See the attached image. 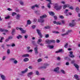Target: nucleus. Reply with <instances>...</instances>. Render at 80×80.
Instances as JSON below:
<instances>
[{"label": "nucleus", "instance_id": "nucleus-45", "mask_svg": "<svg viewBox=\"0 0 80 80\" xmlns=\"http://www.w3.org/2000/svg\"><path fill=\"white\" fill-rule=\"evenodd\" d=\"M69 8V9H70V10H73V7L72 6H71Z\"/></svg>", "mask_w": 80, "mask_h": 80}, {"label": "nucleus", "instance_id": "nucleus-23", "mask_svg": "<svg viewBox=\"0 0 80 80\" xmlns=\"http://www.w3.org/2000/svg\"><path fill=\"white\" fill-rule=\"evenodd\" d=\"M17 38L18 39H20V38H22V36L21 35H19L17 37Z\"/></svg>", "mask_w": 80, "mask_h": 80}, {"label": "nucleus", "instance_id": "nucleus-19", "mask_svg": "<svg viewBox=\"0 0 80 80\" xmlns=\"http://www.w3.org/2000/svg\"><path fill=\"white\" fill-rule=\"evenodd\" d=\"M47 47H48V48H50L51 49H52V48H53L54 46L53 45L50 46V45H49L47 46Z\"/></svg>", "mask_w": 80, "mask_h": 80}, {"label": "nucleus", "instance_id": "nucleus-2", "mask_svg": "<svg viewBox=\"0 0 80 80\" xmlns=\"http://www.w3.org/2000/svg\"><path fill=\"white\" fill-rule=\"evenodd\" d=\"M10 60L14 64H17L18 63V61H17V60H16V59L15 58H12L10 59Z\"/></svg>", "mask_w": 80, "mask_h": 80}, {"label": "nucleus", "instance_id": "nucleus-35", "mask_svg": "<svg viewBox=\"0 0 80 80\" xmlns=\"http://www.w3.org/2000/svg\"><path fill=\"white\" fill-rule=\"evenodd\" d=\"M7 52L8 54H10V49H8L7 51Z\"/></svg>", "mask_w": 80, "mask_h": 80}, {"label": "nucleus", "instance_id": "nucleus-40", "mask_svg": "<svg viewBox=\"0 0 80 80\" xmlns=\"http://www.w3.org/2000/svg\"><path fill=\"white\" fill-rule=\"evenodd\" d=\"M68 59L70 60V59L68 58V57H64V59L65 60H68Z\"/></svg>", "mask_w": 80, "mask_h": 80}, {"label": "nucleus", "instance_id": "nucleus-26", "mask_svg": "<svg viewBox=\"0 0 80 80\" xmlns=\"http://www.w3.org/2000/svg\"><path fill=\"white\" fill-rule=\"evenodd\" d=\"M62 51L63 50L62 49H59L58 51L56 52L55 53H59V52H62Z\"/></svg>", "mask_w": 80, "mask_h": 80}, {"label": "nucleus", "instance_id": "nucleus-18", "mask_svg": "<svg viewBox=\"0 0 80 80\" xmlns=\"http://www.w3.org/2000/svg\"><path fill=\"white\" fill-rule=\"evenodd\" d=\"M22 57H29V54H23V55H22Z\"/></svg>", "mask_w": 80, "mask_h": 80}, {"label": "nucleus", "instance_id": "nucleus-64", "mask_svg": "<svg viewBox=\"0 0 80 80\" xmlns=\"http://www.w3.org/2000/svg\"><path fill=\"white\" fill-rule=\"evenodd\" d=\"M54 18L55 20H57V17L56 16H54Z\"/></svg>", "mask_w": 80, "mask_h": 80}, {"label": "nucleus", "instance_id": "nucleus-6", "mask_svg": "<svg viewBox=\"0 0 80 80\" xmlns=\"http://www.w3.org/2000/svg\"><path fill=\"white\" fill-rule=\"evenodd\" d=\"M34 51L35 54L36 55H37L38 53V48L37 47H36L34 48Z\"/></svg>", "mask_w": 80, "mask_h": 80}, {"label": "nucleus", "instance_id": "nucleus-1", "mask_svg": "<svg viewBox=\"0 0 80 80\" xmlns=\"http://www.w3.org/2000/svg\"><path fill=\"white\" fill-rule=\"evenodd\" d=\"M56 42L54 40H50L48 39H47L46 40V44H50L51 43H55Z\"/></svg>", "mask_w": 80, "mask_h": 80}, {"label": "nucleus", "instance_id": "nucleus-47", "mask_svg": "<svg viewBox=\"0 0 80 80\" xmlns=\"http://www.w3.org/2000/svg\"><path fill=\"white\" fill-rule=\"evenodd\" d=\"M3 38H1L0 40V42L2 43L3 42V41H2V40H3Z\"/></svg>", "mask_w": 80, "mask_h": 80}, {"label": "nucleus", "instance_id": "nucleus-4", "mask_svg": "<svg viewBox=\"0 0 80 80\" xmlns=\"http://www.w3.org/2000/svg\"><path fill=\"white\" fill-rule=\"evenodd\" d=\"M48 65H49V64H48L47 63H44L43 64V66L41 67V68L42 69H46V68H47V67L48 66Z\"/></svg>", "mask_w": 80, "mask_h": 80}, {"label": "nucleus", "instance_id": "nucleus-21", "mask_svg": "<svg viewBox=\"0 0 80 80\" xmlns=\"http://www.w3.org/2000/svg\"><path fill=\"white\" fill-rule=\"evenodd\" d=\"M74 66L75 67H76V68H79V66L76 63H74Z\"/></svg>", "mask_w": 80, "mask_h": 80}, {"label": "nucleus", "instance_id": "nucleus-32", "mask_svg": "<svg viewBox=\"0 0 80 80\" xmlns=\"http://www.w3.org/2000/svg\"><path fill=\"white\" fill-rule=\"evenodd\" d=\"M61 72L62 73H63V74H65L66 73L65 72V71L63 69H61Z\"/></svg>", "mask_w": 80, "mask_h": 80}, {"label": "nucleus", "instance_id": "nucleus-63", "mask_svg": "<svg viewBox=\"0 0 80 80\" xmlns=\"http://www.w3.org/2000/svg\"><path fill=\"white\" fill-rule=\"evenodd\" d=\"M8 41H9V38L5 40V42H8Z\"/></svg>", "mask_w": 80, "mask_h": 80}, {"label": "nucleus", "instance_id": "nucleus-48", "mask_svg": "<svg viewBox=\"0 0 80 80\" xmlns=\"http://www.w3.org/2000/svg\"><path fill=\"white\" fill-rule=\"evenodd\" d=\"M59 18L62 19L64 18V17L63 16H59Z\"/></svg>", "mask_w": 80, "mask_h": 80}, {"label": "nucleus", "instance_id": "nucleus-30", "mask_svg": "<svg viewBox=\"0 0 80 80\" xmlns=\"http://www.w3.org/2000/svg\"><path fill=\"white\" fill-rule=\"evenodd\" d=\"M15 32V29H12V35H13L14 33Z\"/></svg>", "mask_w": 80, "mask_h": 80}, {"label": "nucleus", "instance_id": "nucleus-54", "mask_svg": "<svg viewBox=\"0 0 80 80\" xmlns=\"http://www.w3.org/2000/svg\"><path fill=\"white\" fill-rule=\"evenodd\" d=\"M30 49V46H28L27 47V49L28 50H29Z\"/></svg>", "mask_w": 80, "mask_h": 80}, {"label": "nucleus", "instance_id": "nucleus-50", "mask_svg": "<svg viewBox=\"0 0 80 80\" xmlns=\"http://www.w3.org/2000/svg\"><path fill=\"white\" fill-rule=\"evenodd\" d=\"M68 9H66L65 11H64L65 13H67V12H68Z\"/></svg>", "mask_w": 80, "mask_h": 80}, {"label": "nucleus", "instance_id": "nucleus-16", "mask_svg": "<svg viewBox=\"0 0 80 80\" xmlns=\"http://www.w3.org/2000/svg\"><path fill=\"white\" fill-rule=\"evenodd\" d=\"M32 74H33V72H29L28 74V77H31V76L32 75Z\"/></svg>", "mask_w": 80, "mask_h": 80}, {"label": "nucleus", "instance_id": "nucleus-31", "mask_svg": "<svg viewBox=\"0 0 80 80\" xmlns=\"http://www.w3.org/2000/svg\"><path fill=\"white\" fill-rule=\"evenodd\" d=\"M44 28L46 29H49V28H50V26H48L46 27H44Z\"/></svg>", "mask_w": 80, "mask_h": 80}, {"label": "nucleus", "instance_id": "nucleus-8", "mask_svg": "<svg viewBox=\"0 0 80 80\" xmlns=\"http://www.w3.org/2000/svg\"><path fill=\"white\" fill-rule=\"evenodd\" d=\"M59 69L60 68H59V67H58L57 68L54 69V71L55 72H57V73H59V72L58 71L59 70Z\"/></svg>", "mask_w": 80, "mask_h": 80}, {"label": "nucleus", "instance_id": "nucleus-10", "mask_svg": "<svg viewBox=\"0 0 80 80\" xmlns=\"http://www.w3.org/2000/svg\"><path fill=\"white\" fill-rule=\"evenodd\" d=\"M38 22L40 23H44L45 20L42 18H41V19H38Z\"/></svg>", "mask_w": 80, "mask_h": 80}, {"label": "nucleus", "instance_id": "nucleus-29", "mask_svg": "<svg viewBox=\"0 0 80 80\" xmlns=\"http://www.w3.org/2000/svg\"><path fill=\"white\" fill-rule=\"evenodd\" d=\"M35 72L37 75H40V73H39V72H38V71H37Z\"/></svg>", "mask_w": 80, "mask_h": 80}, {"label": "nucleus", "instance_id": "nucleus-12", "mask_svg": "<svg viewBox=\"0 0 80 80\" xmlns=\"http://www.w3.org/2000/svg\"><path fill=\"white\" fill-rule=\"evenodd\" d=\"M20 17H21V15L19 14H18L16 16V19L17 20H20Z\"/></svg>", "mask_w": 80, "mask_h": 80}, {"label": "nucleus", "instance_id": "nucleus-36", "mask_svg": "<svg viewBox=\"0 0 80 80\" xmlns=\"http://www.w3.org/2000/svg\"><path fill=\"white\" fill-rule=\"evenodd\" d=\"M68 43H66L64 46V47L65 48H68Z\"/></svg>", "mask_w": 80, "mask_h": 80}, {"label": "nucleus", "instance_id": "nucleus-5", "mask_svg": "<svg viewBox=\"0 0 80 80\" xmlns=\"http://www.w3.org/2000/svg\"><path fill=\"white\" fill-rule=\"evenodd\" d=\"M76 25V23L74 22V21H72V23H70L69 24V26L72 27H74Z\"/></svg>", "mask_w": 80, "mask_h": 80}, {"label": "nucleus", "instance_id": "nucleus-52", "mask_svg": "<svg viewBox=\"0 0 80 80\" xmlns=\"http://www.w3.org/2000/svg\"><path fill=\"white\" fill-rule=\"evenodd\" d=\"M35 25H33L32 26V28L33 29H35Z\"/></svg>", "mask_w": 80, "mask_h": 80}, {"label": "nucleus", "instance_id": "nucleus-58", "mask_svg": "<svg viewBox=\"0 0 80 80\" xmlns=\"http://www.w3.org/2000/svg\"><path fill=\"white\" fill-rule=\"evenodd\" d=\"M37 19L34 18V19L33 22H37Z\"/></svg>", "mask_w": 80, "mask_h": 80}, {"label": "nucleus", "instance_id": "nucleus-24", "mask_svg": "<svg viewBox=\"0 0 80 80\" xmlns=\"http://www.w3.org/2000/svg\"><path fill=\"white\" fill-rule=\"evenodd\" d=\"M29 60V59L28 58H25L23 59L24 62H27Z\"/></svg>", "mask_w": 80, "mask_h": 80}, {"label": "nucleus", "instance_id": "nucleus-42", "mask_svg": "<svg viewBox=\"0 0 80 80\" xmlns=\"http://www.w3.org/2000/svg\"><path fill=\"white\" fill-rule=\"evenodd\" d=\"M12 38H13V37L12 36H10L8 37V39L9 40H11Z\"/></svg>", "mask_w": 80, "mask_h": 80}, {"label": "nucleus", "instance_id": "nucleus-22", "mask_svg": "<svg viewBox=\"0 0 80 80\" xmlns=\"http://www.w3.org/2000/svg\"><path fill=\"white\" fill-rule=\"evenodd\" d=\"M68 35V32H66L64 34H61V36L63 37V36H65V35Z\"/></svg>", "mask_w": 80, "mask_h": 80}, {"label": "nucleus", "instance_id": "nucleus-44", "mask_svg": "<svg viewBox=\"0 0 80 80\" xmlns=\"http://www.w3.org/2000/svg\"><path fill=\"white\" fill-rule=\"evenodd\" d=\"M10 16H8L7 17H5V19H9L10 18Z\"/></svg>", "mask_w": 80, "mask_h": 80}, {"label": "nucleus", "instance_id": "nucleus-9", "mask_svg": "<svg viewBox=\"0 0 80 80\" xmlns=\"http://www.w3.org/2000/svg\"><path fill=\"white\" fill-rule=\"evenodd\" d=\"M0 76L2 80H7L6 79V77L4 75H1Z\"/></svg>", "mask_w": 80, "mask_h": 80}, {"label": "nucleus", "instance_id": "nucleus-57", "mask_svg": "<svg viewBox=\"0 0 80 80\" xmlns=\"http://www.w3.org/2000/svg\"><path fill=\"white\" fill-rule=\"evenodd\" d=\"M2 48H3V49H5V45L2 44Z\"/></svg>", "mask_w": 80, "mask_h": 80}, {"label": "nucleus", "instance_id": "nucleus-51", "mask_svg": "<svg viewBox=\"0 0 80 80\" xmlns=\"http://www.w3.org/2000/svg\"><path fill=\"white\" fill-rule=\"evenodd\" d=\"M7 10H8L9 11H12V9L10 8H8Z\"/></svg>", "mask_w": 80, "mask_h": 80}, {"label": "nucleus", "instance_id": "nucleus-34", "mask_svg": "<svg viewBox=\"0 0 80 80\" xmlns=\"http://www.w3.org/2000/svg\"><path fill=\"white\" fill-rule=\"evenodd\" d=\"M15 15H17V13H16V12H13L12 13V17H14Z\"/></svg>", "mask_w": 80, "mask_h": 80}, {"label": "nucleus", "instance_id": "nucleus-15", "mask_svg": "<svg viewBox=\"0 0 80 80\" xmlns=\"http://www.w3.org/2000/svg\"><path fill=\"white\" fill-rule=\"evenodd\" d=\"M27 71H28V69L26 68V69L24 71H21V73H22V74H23L25 73H26V72H27Z\"/></svg>", "mask_w": 80, "mask_h": 80}, {"label": "nucleus", "instance_id": "nucleus-25", "mask_svg": "<svg viewBox=\"0 0 80 80\" xmlns=\"http://www.w3.org/2000/svg\"><path fill=\"white\" fill-rule=\"evenodd\" d=\"M76 11L77 12H80V8H76Z\"/></svg>", "mask_w": 80, "mask_h": 80}, {"label": "nucleus", "instance_id": "nucleus-46", "mask_svg": "<svg viewBox=\"0 0 80 80\" xmlns=\"http://www.w3.org/2000/svg\"><path fill=\"white\" fill-rule=\"evenodd\" d=\"M28 36L27 35H26L24 36V38L25 39H27L28 38Z\"/></svg>", "mask_w": 80, "mask_h": 80}, {"label": "nucleus", "instance_id": "nucleus-28", "mask_svg": "<svg viewBox=\"0 0 80 80\" xmlns=\"http://www.w3.org/2000/svg\"><path fill=\"white\" fill-rule=\"evenodd\" d=\"M69 57H71V58H74L75 57V56H74V55L73 54H70L69 55Z\"/></svg>", "mask_w": 80, "mask_h": 80}, {"label": "nucleus", "instance_id": "nucleus-55", "mask_svg": "<svg viewBox=\"0 0 80 80\" xmlns=\"http://www.w3.org/2000/svg\"><path fill=\"white\" fill-rule=\"evenodd\" d=\"M62 24H65V21H64V20H63L62 21Z\"/></svg>", "mask_w": 80, "mask_h": 80}, {"label": "nucleus", "instance_id": "nucleus-49", "mask_svg": "<svg viewBox=\"0 0 80 80\" xmlns=\"http://www.w3.org/2000/svg\"><path fill=\"white\" fill-rule=\"evenodd\" d=\"M35 6L33 5V6H32V7H31V8L32 9V10H33V9H34V8H35Z\"/></svg>", "mask_w": 80, "mask_h": 80}, {"label": "nucleus", "instance_id": "nucleus-33", "mask_svg": "<svg viewBox=\"0 0 80 80\" xmlns=\"http://www.w3.org/2000/svg\"><path fill=\"white\" fill-rule=\"evenodd\" d=\"M50 4H51V3H49L48 5H47V6L49 8H51V6H50Z\"/></svg>", "mask_w": 80, "mask_h": 80}, {"label": "nucleus", "instance_id": "nucleus-13", "mask_svg": "<svg viewBox=\"0 0 80 80\" xmlns=\"http://www.w3.org/2000/svg\"><path fill=\"white\" fill-rule=\"evenodd\" d=\"M67 7H70V5L67 4L64 5L63 6V8L65 9Z\"/></svg>", "mask_w": 80, "mask_h": 80}, {"label": "nucleus", "instance_id": "nucleus-60", "mask_svg": "<svg viewBox=\"0 0 80 80\" xmlns=\"http://www.w3.org/2000/svg\"><path fill=\"white\" fill-rule=\"evenodd\" d=\"M57 25H61V23H59V22H56Z\"/></svg>", "mask_w": 80, "mask_h": 80}, {"label": "nucleus", "instance_id": "nucleus-62", "mask_svg": "<svg viewBox=\"0 0 80 80\" xmlns=\"http://www.w3.org/2000/svg\"><path fill=\"white\" fill-rule=\"evenodd\" d=\"M60 40H58V39H57L56 40V42L57 43H60Z\"/></svg>", "mask_w": 80, "mask_h": 80}, {"label": "nucleus", "instance_id": "nucleus-27", "mask_svg": "<svg viewBox=\"0 0 80 80\" xmlns=\"http://www.w3.org/2000/svg\"><path fill=\"white\" fill-rule=\"evenodd\" d=\"M42 39H39L38 41H37V43L38 44H40V42H42Z\"/></svg>", "mask_w": 80, "mask_h": 80}, {"label": "nucleus", "instance_id": "nucleus-59", "mask_svg": "<svg viewBox=\"0 0 80 80\" xmlns=\"http://www.w3.org/2000/svg\"><path fill=\"white\" fill-rule=\"evenodd\" d=\"M28 68H29V69H32V68H33V67H32V66H29Z\"/></svg>", "mask_w": 80, "mask_h": 80}, {"label": "nucleus", "instance_id": "nucleus-11", "mask_svg": "<svg viewBox=\"0 0 80 80\" xmlns=\"http://www.w3.org/2000/svg\"><path fill=\"white\" fill-rule=\"evenodd\" d=\"M0 31L2 32H8V30H6L5 29H2V28H0Z\"/></svg>", "mask_w": 80, "mask_h": 80}, {"label": "nucleus", "instance_id": "nucleus-39", "mask_svg": "<svg viewBox=\"0 0 80 80\" xmlns=\"http://www.w3.org/2000/svg\"><path fill=\"white\" fill-rule=\"evenodd\" d=\"M42 59L41 58H39L38 60V62H42Z\"/></svg>", "mask_w": 80, "mask_h": 80}, {"label": "nucleus", "instance_id": "nucleus-7", "mask_svg": "<svg viewBox=\"0 0 80 80\" xmlns=\"http://www.w3.org/2000/svg\"><path fill=\"white\" fill-rule=\"evenodd\" d=\"M37 31L38 35H39L40 37H42V33H41V32L40 31V30H39V29H37Z\"/></svg>", "mask_w": 80, "mask_h": 80}, {"label": "nucleus", "instance_id": "nucleus-3", "mask_svg": "<svg viewBox=\"0 0 80 80\" xmlns=\"http://www.w3.org/2000/svg\"><path fill=\"white\" fill-rule=\"evenodd\" d=\"M54 8L56 9V10H59L62 8V6H59L58 4H56Z\"/></svg>", "mask_w": 80, "mask_h": 80}, {"label": "nucleus", "instance_id": "nucleus-43", "mask_svg": "<svg viewBox=\"0 0 80 80\" xmlns=\"http://www.w3.org/2000/svg\"><path fill=\"white\" fill-rule=\"evenodd\" d=\"M20 3L21 5H23V2L22 1H20Z\"/></svg>", "mask_w": 80, "mask_h": 80}, {"label": "nucleus", "instance_id": "nucleus-14", "mask_svg": "<svg viewBox=\"0 0 80 80\" xmlns=\"http://www.w3.org/2000/svg\"><path fill=\"white\" fill-rule=\"evenodd\" d=\"M74 77L77 80H80V78H78V76L77 75H74Z\"/></svg>", "mask_w": 80, "mask_h": 80}, {"label": "nucleus", "instance_id": "nucleus-38", "mask_svg": "<svg viewBox=\"0 0 80 80\" xmlns=\"http://www.w3.org/2000/svg\"><path fill=\"white\" fill-rule=\"evenodd\" d=\"M22 33H25L27 32V31L26 30H23L22 31Z\"/></svg>", "mask_w": 80, "mask_h": 80}, {"label": "nucleus", "instance_id": "nucleus-56", "mask_svg": "<svg viewBox=\"0 0 80 80\" xmlns=\"http://www.w3.org/2000/svg\"><path fill=\"white\" fill-rule=\"evenodd\" d=\"M49 37V35L48 34H46L45 35L46 38H48V37Z\"/></svg>", "mask_w": 80, "mask_h": 80}, {"label": "nucleus", "instance_id": "nucleus-20", "mask_svg": "<svg viewBox=\"0 0 80 80\" xmlns=\"http://www.w3.org/2000/svg\"><path fill=\"white\" fill-rule=\"evenodd\" d=\"M49 13L50 15H52V16L55 15V13L53 12H49Z\"/></svg>", "mask_w": 80, "mask_h": 80}, {"label": "nucleus", "instance_id": "nucleus-61", "mask_svg": "<svg viewBox=\"0 0 80 80\" xmlns=\"http://www.w3.org/2000/svg\"><path fill=\"white\" fill-rule=\"evenodd\" d=\"M12 47H15V44L14 43H12L11 45Z\"/></svg>", "mask_w": 80, "mask_h": 80}, {"label": "nucleus", "instance_id": "nucleus-53", "mask_svg": "<svg viewBox=\"0 0 80 80\" xmlns=\"http://www.w3.org/2000/svg\"><path fill=\"white\" fill-rule=\"evenodd\" d=\"M19 29L20 30V31H21V32H22V30H23V28H19Z\"/></svg>", "mask_w": 80, "mask_h": 80}, {"label": "nucleus", "instance_id": "nucleus-17", "mask_svg": "<svg viewBox=\"0 0 80 80\" xmlns=\"http://www.w3.org/2000/svg\"><path fill=\"white\" fill-rule=\"evenodd\" d=\"M46 17H47V15H44L42 16H40V18H46Z\"/></svg>", "mask_w": 80, "mask_h": 80}, {"label": "nucleus", "instance_id": "nucleus-37", "mask_svg": "<svg viewBox=\"0 0 80 80\" xmlns=\"http://www.w3.org/2000/svg\"><path fill=\"white\" fill-rule=\"evenodd\" d=\"M27 24L28 25H30L31 24V22L30 21V20H28Z\"/></svg>", "mask_w": 80, "mask_h": 80}, {"label": "nucleus", "instance_id": "nucleus-41", "mask_svg": "<svg viewBox=\"0 0 80 80\" xmlns=\"http://www.w3.org/2000/svg\"><path fill=\"white\" fill-rule=\"evenodd\" d=\"M52 33H59V32L56 31H52Z\"/></svg>", "mask_w": 80, "mask_h": 80}]
</instances>
